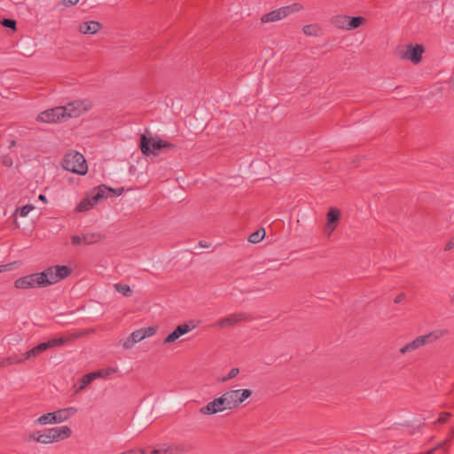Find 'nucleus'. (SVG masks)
I'll return each mask as SVG.
<instances>
[{"label":"nucleus","instance_id":"f3484780","mask_svg":"<svg viewBox=\"0 0 454 454\" xmlns=\"http://www.w3.org/2000/svg\"><path fill=\"white\" fill-rule=\"evenodd\" d=\"M102 28L101 23L95 20L84 21L79 24L78 30L84 35H94Z\"/></svg>","mask_w":454,"mask_h":454},{"label":"nucleus","instance_id":"79ce46f5","mask_svg":"<svg viewBox=\"0 0 454 454\" xmlns=\"http://www.w3.org/2000/svg\"><path fill=\"white\" fill-rule=\"evenodd\" d=\"M1 162L5 167H11L12 165V160L8 155H4L1 158Z\"/></svg>","mask_w":454,"mask_h":454},{"label":"nucleus","instance_id":"473e14b6","mask_svg":"<svg viewBox=\"0 0 454 454\" xmlns=\"http://www.w3.org/2000/svg\"><path fill=\"white\" fill-rule=\"evenodd\" d=\"M215 399L217 403H219V407L221 408L222 411L225 410H232L224 393Z\"/></svg>","mask_w":454,"mask_h":454},{"label":"nucleus","instance_id":"9b49d317","mask_svg":"<svg viewBox=\"0 0 454 454\" xmlns=\"http://www.w3.org/2000/svg\"><path fill=\"white\" fill-rule=\"evenodd\" d=\"M196 327L197 325L194 324L192 320L177 325L176 329L164 339L163 344H171L175 342L181 336L188 333Z\"/></svg>","mask_w":454,"mask_h":454},{"label":"nucleus","instance_id":"f257e3e1","mask_svg":"<svg viewBox=\"0 0 454 454\" xmlns=\"http://www.w3.org/2000/svg\"><path fill=\"white\" fill-rule=\"evenodd\" d=\"M71 273L72 269L67 265H54L46 268L42 272L17 278L14 281V286L23 290L47 287L67 278Z\"/></svg>","mask_w":454,"mask_h":454},{"label":"nucleus","instance_id":"dca6fc26","mask_svg":"<svg viewBox=\"0 0 454 454\" xmlns=\"http://www.w3.org/2000/svg\"><path fill=\"white\" fill-rule=\"evenodd\" d=\"M427 344V342L425 336L420 335V336L416 337L413 340L405 344L403 347H402L399 349V353L403 356L405 354L411 353Z\"/></svg>","mask_w":454,"mask_h":454},{"label":"nucleus","instance_id":"7c9ffc66","mask_svg":"<svg viewBox=\"0 0 454 454\" xmlns=\"http://www.w3.org/2000/svg\"><path fill=\"white\" fill-rule=\"evenodd\" d=\"M303 33L309 36H318L321 32V28L317 24L306 25L302 28Z\"/></svg>","mask_w":454,"mask_h":454},{"label":"nucleus","instance_id":"a19ab883","mask_svg":"<svg viewBox=\"0 0 454 454\" xmlns=\"http://www.w3.org/2000/svg\"><path fill=\"white\" fill-rule=\"evenodd\" d=\"M111 372H114V370H111V369L109 371L98 370L97 372H90V374H94L95 375V379H98V378H102V377H105L106 375H109V373Z\"/></svg>","mask_w":454,"mask_h":454},{"label":"nucleus","instance_id":"5701e85b","mask_svg":"<svg viewBox=\"0 0 454 454\" xmlns=\"http://www.w3.org/2000/svg\"><path fill=\"white\" fill-rule=\"evenodd\" d=\"M54 411L47 412L38 417L35 421V426H46L56 424Z\"/></svg>","mask_w":454,"mask_h":454},{"label":"nucleus","instance_id":"aec40b11","mask_svg":"<svg viewBox=\"0 0 454 454\" xmlns=\"http://www.w3.org/2000/svg\"><path fill=\"white\" fill-rule=\"evenodd\" d=\"M102 238L101 234L98 233H91V234H85L82 237L81 236H74L72 238V242L74 245H79L83 241L85 244H93L97 241L100 240Z\"/></svg>","mask_w":454,"mask_h":454},{"label":"nucleus","instance_id":"20e7f679","mask_svg":"<svg viewBox=\"0 0 454 454\" xmlns=\"http://www.w3.org/2000/svg\"><path fill=\"white\" fill-rule=\"evenodd\" d=\"M301 9V5L294 4L292 6H285L268 12L261 17L262 23H270L280 20L287 17L291 12H298Z\"/></svg>","mask_w":454,"mask_h":454},{"label":"nucleus","instance_id":"864d4df0","mask_svg":"<svg viewBox=\"0 0 454 454\" xmlns=\"http://www.w3.org/2000/svg\"><path fill=\"white\" fill-rule=\"evenodd\" d=\"M451 301L454 302V294H453V296L450 298Z\"/></svg>","mask_w":454,"mask_h":454},{"label":"nucleus","instance_id":"8fccbe9b","mask_svg":"<svg viewBox=\"0 0 454 454\" xmlns=\"http://www.w3.org/2000/svg\"><path fill=\"white\" fill-rule=\"evenodd\" d=\"M39 200L43 201V202H46L47 201V199H46V196L43 195V194H40L39 195Z\"/></svg>","mask_w":454,"mask_h":454},{"label":"nucleus","instance_id":"c03bdc74","mask_svg":"<svg viewBox=\"0 0 454 454\" xmlns=\"http://www.w3.org/2000/svg\"><path fill=\"white\" fill-rule=\"evenodd\" d=\"M160 145H161V149H173L175 147L174 144H171V143H168V142H166L163 140H161Z\"/></svg>","mask_w":454,"mask_h":454},{"label":"nucleus","instance_id":"f704fd0d","mask_svg":"<svg viewBox=\"0 0 454 454\" xmlns=\"http://www.w3.org/2000/svg\"><path fill=\"white\" fill-rule=\"evenodd\" d=\"M65 343V339L64 338H53V339H51L50 340L44 342V344H46V348H54V347H58V346H61Z\"/></svg>","mask_w":454,"mask_h":454},{"label":"nucleus","instance_id":"ea45409f","mask_svg":"<svg viewBox=\"0 0 454 454\" xmlns=\"http://www.w3.org/2000/svg\"><path fill=\"white\" fill-rule=\"evenodd\" d=\"M2 24L8 28L15 29L16 28V21L12 19H4Z\"/></svg>","mask_w":454,"mask_h":454},{"label":"nucleus","instance_id":"ddd939ff","mask_svg":"<svg viewBox=\"0 0 454 454\" xmlns=\"http://www.w3.org/2000/svg\"><path fill=\"white\" fill-rule=\"evenodd\" d=\"M27 441L35 442L43 445L52 444L53 439L51 433H50L49 427L42 430H35L27 434Z\"/></svg>","mask_w":454,"mask_h":454},{"label":"nucleus","instance_id":"603ef678","mask_svg":"<svg viewBox=\"0 0 454 454\" xmlns=\"http://www.w3.org/2000/svg\"><path fill=\"white\" fill-rule=\"evenodd\" d=\"M267 288H269V286H265V287H256V288H255V290H257V291H262V290H265V289H267Z\"/></svg>","mask_w":454,"mask_h":454},{"label":"nucleus","instance_id":"c9c22d12","mask_svg":"<svg viewBox=\"0 0 454 454\" xmlns=\"http://www.w3.org/2000/svg\"><path fill=\"white\" fill-rule=\"evenodd\" d=\"M239 373V368H231V369L229 371V372H228V374H227V375H225V376H223V377H222V378L220 379V381H221V382H226V381H229V380H231L234 379V378H235Z\"/></svg>","mask_w":454,"mask_h":454},{"label":"nucleus","instance_id":"393cba45","mask_svg":"<svg viewBox=\"0 0 454 454\" xmlns=\"http://www.w3.org/2000/svg\"><path fill=\"white\" fill-rule=\"evenodd\" d=\"M47 350L46 344L44 342H42L38 344L37 346L34 347L33 348L29 349L26 353H24V359H30L32 357L37 356L43 351Z\"/></svg>","mask_w":454,"mask_h":454},{"label":"nucleus","instance_id":"4c0bfd02","mask_svg":"<svg viewBox=\"0 0 454 454\" xmlns=\"http://www.w3.org/2000/svg\"><path fill=\"white\" fill-rule=\"evenodd\" d=\"M152 454H167V443L160 444L158 447L154 448Z\"/></svg>","mask_w":454,"mask_h":454},{"label":"nucleus","instance_id":"9d476101","mask_svg":"<svg viewBox=\"0 0 454 454\" xmlns=\"http://www.w3.org/2000/svg\"><path fill=\"white\" fill-rule=\"evenodd\" d=\"M196 327L197 325L194 324L192 320L177 325L176 329L164 339L163 344H171L175 342L181 336L188 333Z\"/></svg>","mask_w":454,"mask_h":454},{"label":"nucleus","instance_id":"6ab92c4d","mask_svg":"<svg viewBox=\"0 0 454 454\" xmlns=\"http://www.w3.org/2000/svg\"><path fill=\"white\" fill-rule=\"evenodd\" d=\"M145 339V333H143L141 329L136 330L131 333L129 337L124 340L122 347L125 349L131 348L136 343L143 340Z\"/></svg>","mask_w":454,"mask_h":454},{"label":"nucleus","instance_id":"3c124183","mask_svg":"<svg viewBox=\"0 0 454 454\" xmlns=\"http://www.w3.org/2000/svg\"><path fill=\"white\" fill-rule=\"evenodd\" d=\"M200 246L202 247H208L209 246L207 243H203L202 241L200 242Z\"/></svg>","mask_w":454,"mask_h":454},{"label":"nucleus","instance_id":"4be33fe9","mask_svg":"<svg viewBox=\"0 0 454 454\" xmlns=\"http://www.w3.org/2000/svg\"><path fill=\"white\" fill-rule=\"evenodd\" d=\"M200 412L203 415H214V414L222 412V410L219 407V403H217L216 399L215 398L213 401L209 402L207 405L201 407L200 409Z\"/></svg>","mask_w":454,"mask_h":454},{"label":"nucleus","instance_id":"37998d69","mask_svg":"<svg viewBox=\"0 0 454 454\" xmlns=\"http://www.w3.org/2000/svg\"><path fill=\"white\" fill-rule=\"evenodd\" d=\"M450 417V413H449V412H442L439 415V418H438L437 421L439 423H445L449 419Z\"/></svg>","mask_w":454,"mask_h":454},{"label":"nucleus","instance_id":"a18cd8bd","mask_svg":"<svg viewBox=\"0 0 454 454\" xmlns=\"http://www.w3.org/2000/svg\"><path fill=\"white\" fill-rule=\"evenodd\" d=\"M454 247V237L446 244L444 250L450 251Z\"/></svg>","mask_w":454,"mask_h":454},{"label":"nucleus","instance_id":"4468645a","mask_svg":"<svg viewBox=\"0 0 454 454\" xmlns=\"http://www.w3.org/2000/svg\"><path fill=\"white\" fill-rule=\"evenodd\" d=\"M50 433H51V436L53 439V442H59L61 441H65L71 437L73 431L68 426H59L49 427Z\"/></svg>","mask_w":454,"mask_h":454},{"label":"nucleus","instance_id":"6e6552de","mask_svg":"<svg viewBox=\"0 0 454 454\" xmlns=\"http://www.w3.org/2000/svg\"><path fill=\"white\" fill-rule=\"evenodd\" d=\"M66 117L65 109L62 106L54 107L38 114L36 121L40 122L53 123L60 121Z\"/></svg>","mask_w":454,"mask_h":454},{"label":"nucleus","instance_id":"cd10ccee","mask_svg":"<svg viewBox=\"0 0 454 454\" xmlns=\"http://www.w3.org/2000/svg\"><path fill=\"white\" fill-rule=\"evenodd\" d=\"M188 450V448L183 444H169L167 443V454H182L184 452H186Z\"/></svg>","mask_w":454,"mask_h":454},{"label":"nucleus","instance_id":"0eeeda50","mask_svg":"<svg viewBox=\"0 0 454 454\" xmlns=\"http://www.w3.org/2000/svg\"><path fill=\"white\" fill-rule=\"evenodd\" d=\"M249 318H250V317L247 313H244V312L233 313V314L229 315L228 317H223V318L217 320L214 324V326L215 328H219V329L229 328V327H232L241 322L247 321V320H249Z\"/></svg>","mask_w":454,"mask_h":454},{"label":"nucleus","instance_id":"1a4fd4ad","mask_svg":"<svg viewBox=\"0 0 454 454\" xmlns=\"http://www.w3.org/2000/svg\"><path fill=\"white\" fill-rule=\"evenodd\" d=\"M225 395L230 403L231 409L237 408L240 403L251 396L250 389H231L226 391Z\"/></svg>","mask_w":454,"mask_h":454},{"label":"nucleus","instance_id":"de8ad7c7","mask_svg":"<svg viewBox=\"0 0 454 454\" xmlns=\"http://www.w3.org/2000/svg\"><path fill=\"white\" fill-rule=\"evenodd\" d=\"M11 266H12L11 263L0 265V272H4V271L11 270Z\"/></svg>","mask_w":454,"mask_h":454},{"label":"nucleus","instance_id":"49530a36","mask_svg":"<svg viewBox=\"0 0 454 454\" xmlns=\"http://www.w3.org/2000/svg\"><path fill=\"white\" fill-rule=\"evenodd\" d=\"M79 2V0H63V4L66 6H73Z\"/></svg>","mask_w":454,"mask_h":454},{"label":"nucleus","instance_id":"a878e982","mask_svg":"<svg viewBox=\"0 0 454 454\" xmlns=\"http://www.w3.org/2000/svg\"><path fill=\"white\" fill-rule=\"evenodd\" d=\"M47 350L46 344L44 342H42L38 344L37 346L34 347L33 348L29 349L26 353H24V359H30L32 357L37 356L43 351Z\"/></svg>","mask_w":454,"mask_h":454},{"label":"nucleus","instance_id":"39448f33","mask_svg":"<svg viewBox=\"0 0 454 454\" xmlns=\"http://www.w3.org/2000/svg\"><path fill=\"white\" fill-rule=\"evenodd\" d=\"M92 104L89 100H74L62 106L66 112V117L76 118L91 109Z\"/></svg>","mask_w":454,"mask_h":454},{"label":"nucleus","instance_id":"b1692460","mask_svg":"<svg viewBox=\"0 0 454 454\" xmlns=\"http://www.w3.org/2000/svg\"><path fill=\"white\" fill-rule=\"evenodd\" d=\"M348 15H336L331 19L332 25L338 29L348 30Z\"/></svg>","mask_w":454,"mask_h":454},{"label":"nucleus","instance_id":"bb28decb","mask_svg":"<svg viewBox=\"0 0 454 454\" xmlns=\"http://www.w3.org/2000/svg\"><path fill=\"white\" fill-rule=\"evenodd\" d=\"M95 380L94 374L87 373L83 375L80 380L77 382V384L74 386L76 387L75 392H80L87 387L90 382Z\"/></svg>","mask_w":454,"mask_h":454},{"label":"nucleus","instance_id":"f8f14e48","mask_svg":"<svg viewBox=\"0 0 454 454\" xmlns=\"http://www.w3.org/2000/svg\"><path fill=\"white\" fill-rule=\"evenodd\" d=\"M160 143L161 139L160 138H148L145 135H142L139 147L145 155L156 154L157 151L161 150Z\"/></svg>","mask_w":454,"mask_h":454},{"label":"nucleus","instance_id":"2eb2a0df","mask_svg":"<svg viewBox=\"0 0 454 454\" xmlns=\"http://www.w3.org/2000/svg\"><path fill=\"white\" fill-rule=\"evenodd\" d=\"M341 213L336 207H330L327 215H326V224L325 230L327 233L331 234L338 225L339 220L340 218Z\"/></svg>","mask_w":454,"mask_h":454},{"label":"nucleus","instance_id":"423d86ee","mask_svg":"<svg viewBox=\"0 0 454 454\" xmlns=\"http://www.w3.org/2000/svg\"><path fill=\"white\" fill-rule=\"evenodd\" d=\"M424 47L421 44H409L406 49L400 50L398 56L402 59H409L413 64H418L421 61Z\"/></svg>","mask_w":454,"mask_h":454},{"label":"nucleus","instance_id":"7ed1b4c3","mask_svg":"<svg viewBox=\"0 0 454 454\" xmlns=\"http://www.w3.org/2000/svg\"><path fill=\"white\" fill-rule=\"evenodd\" d=\"M62 167L66 170L78 175H85L88 171L84 156L76 151H70L65 154Z\"/></svg>","mask_w":454,"mask_h":454},{"label":"nucleus","instance_id":"2f4dec72","mask_svg":"<svg viewBox=\"0 0 454 454\" xmlns=\"http://www.w3.org/2000/svg\"><path fill=\"white\" fill-rule=\"evenodd\" d=\"M265 237V230L264 229H259L256 231L253 232L248 237V241L250 243H258Z\"/></svg>","mask_w":454,"mask_h":454},{"label":"nucleus","instance_id":"58836bf2","mask_svg":"<svg viewBox=\"0 0 454 454\" xmlns=\"http://www.w3.org/2000/svg\"><path fill=\"white\" fill-rule=\"evenodd\" d=\"M143 333H145V339L147 337H151L156 333V328L153 326H149L146 328H141Z\"/></svg>","mask_w":454,"mask_h":454},{"label":"nucleus","instance_id":"c85d7f7f","mask_svg":"<svg viewBox=\"0 0 454 454\" xmlns=\"http://www.w3.org/2000/svg\"><path fill=\"white\" fill-rule=\"evenodd\" d=\"M366 20L364 17L358 16V17H350L348 16V30H353L363 24H364Z\"/></svg>","mask_w":454,"mask_h":454},{"label":"nucleus","instance_id":"a211bd4d","mask_svg":"<svg viewBox=\"0 0 454 454\" xmlns=\"http://www.w3.org/2000/svg\"><path fill=\"white\" fill-rule=\"evenodd\" d=\"M77 412V409L74 407H67L54 411L56 424H61L68 420Z\"/></svg>","mask_w":454,"mask_h":454},{"label":"nucleus","instance_id":"e433bc0d","mask_svg":"<svg viewBox=\"0 0 454 454\" xmlns=\"http://www.w3.org/2000/svg\"><path fill=\"white\" fill-rule=\"evenodd\" d=\"M34 208L35 207L33 205H25L19 209V214L22 217L27 216Z\"/></svg>","mask_w":454,"mask_h":454},{"label":"nucleus","instance_id":"72a5a7b5","mask_svg":"<svg viewBox=\"0 0 454 454\" xmlns=\"http://www.w3.org/2000/svg\"><path fill=\"white\" fill-rule=\"evenodd\" d=\"M114 289L118 292L122 294L125 296L129 295L131 290L129 285L116 283L114 284Z\"/></svg>","mask_w":454,"mask_h":454},{"label":"nucleus","instance_id":"f03ea898","mask_svg":"<svg viewBox=\"0 0 454 454\" xmlns=\"http://www.w3.org/2000/svg\"><path fill=\"white\" fill-rule=\"evenodd\" d=\"M122 188L118 190V192H115L114 189L109 188L104 184L99 185L91 191L89 194H87V196L80 201V203L76 206V211H88L92 208L94 205H96L100 200L108 198L112 193H115L119 196L122 193Z\"/></svg>","mask_w":454,"mask_h":454},{"label":"nucleus","instance_id":"09e8293b","mask_svg":"<svg viewBox=\"0 0 454 454\" xmlns=\"http://www.w3.org/2000/svg\"><path fill=\"white\" fill-rule=\"evenodd\" d=\"M403 294H399L398 296L395 297V303L400 302L403 300Z\"/></svg>","mask_w":454,"mask_h":454},{"label":"nucleus","instance_id":"412c9836","mask_svg":"<svg viewBox=\"0 0 454 454\" xmlns=\"http://www.w3.org/2000/svg\"><path fill=\"white\" fill-rule=\"evenodd\" d=\"M450 333L449 330L446 328H437L430 333L424 334L427 344H432L435 342L436 340L445 337Z\"/></svg>","mask_w":454,"mask_h":454},{"label":"nucleus","instance_id":"c756f323","mask_svg":"<svg viewBox=\"0 0 454 454\" xmlns=\"http://www.w3.org/2000/svg\"><path fill=\"white\" fill-rule=\"evenodd\" d=\"M26 360L27 359H24V354H22L20 356L17 355L11 356L0 362V367H4L9 364H20Z\"/></svg>","mask_w":454,"mask_h":454}]
</instances>
